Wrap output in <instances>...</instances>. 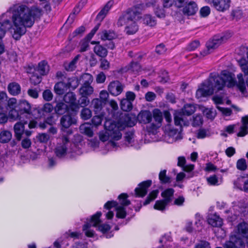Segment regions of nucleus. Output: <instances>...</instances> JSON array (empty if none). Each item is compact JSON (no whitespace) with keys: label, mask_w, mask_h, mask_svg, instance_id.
I'll return each mask as SVG.
<instances>
[{"label":"nucleus","mask_w":248,"mask_h":248,"mask_svg":"<svg viewBox=\"0 0 248 248\" xmlns=\"http://www.w3.org/2000/svg\"><path fill=\"white\" fill-rule=\"evenodd\" d=\"M237 168L241 170H245L247 168L246 161L245 159L241 158L237 161L236 163Z\"/></svg>","instance_id":"nucleus-54"},{"label":"nucleus","mask_w":248,"mask_h":248,"mask_svg":"<svg viewBox=\"0 0 248 248\" xmlns=\"http://www.w3.org/2000/svg\"><path fill=\"white\" fill-rule=\"evenodd\" d=\"M121 108L125 111H128L130 110L132 108V104L127 99L123 98L121 101Z\"/></svg>","instance_id":"nucleus-42"},{"label":"nucleus","mask_w":248,"mask_h":248,"mask_svg":"<svg viewBox=\"0 0 248 248\" xmlns=\"http://www.w3.org/2000/svg\"><path fill=\"white\" fill-rule=\"evenodd\" d=\"M152 184L151 180L144 181L139 185V187L135 190V194L138 197H142L147 193V189Z\"/></svg>","instance_id":"nucleus-16"},{"label":"nucleus","mask_w":248,"mask_h":248,"mask_svg":"<svg viewBox=\"0 0 248 248\" xmlns=\"http://www.w3.org/2000/svg\"><path fill=\"white\" fill-rule=\"evenodd\" d=\"M27 124L26 122H18L14 126L15 136L17 140H20L23 136L25 134L26 136H30L31 132L30 130H25V125Z\"/></svg>","instance_id":"nucleus-12"},{"label":"nucleus","mask_w":248,"mask_h":248,"mask_svg":"<svg viewBox=\"0 0 248 248\" xmlns=\"http://www.w3.org/2000/svg\"><path fill=\"white\" fill-rule=\"evenodd\" d=\"M80 57V55H77L70 62H65L64 63L65 69L67 71L71 72L74 71L76 68L77 63Z\"/></svg>","instance_id":"nucleus-25"},{"label":"nucleus","mask_w":248,"mask_h":248,"mask_svg":"<svg viewBox=\"0 0 248 248\" xmlns=\"http://www.w3.org/2000/svg\"><path fill=\"white\" fill-rule=\"evenodd\" d=\"M167 170H166L160 171L159 173V179L161 183L166 184L170 182V178L166 175Z\"/></svg>","instance_id":"nucleus-50"},{"label":"nucleus","mask_w":248,"mask_h":248,"mask_svg":"<svg viewBox=\"0 0 248 248\" xmlns=\"http://www.w3.org/2000/svg\"><path fill=\"white\" fill-rule=\"evenodd\" d=\"M116 217L118 218H124L126 217L125 209L122 205H118L116 208Z\"/></svg>","instance_id":"nucleus-46"},{"label":"nucleus","mask_w":248,"mask_h":248,"mask_svg":"<svg viewBox=\"0 0 248 248\" xmlns=\"http://www.w3.org/2000/svg\"><path fill=\"white\" fill-rule=\"evenodd\" d=\"M196 110V107L194 105L191 104H186L181 111L183 114L186 115H190L193 114Z\"/></svg>","instance_id":"nucleus-36"},{"label":"nucleus","mask_w":248,"mask_h":248,"mask_svg":"<svg viewBox=\"0 0 248 248\" xmlns=\"http://www.w3.org/2000/svg\"><path fill=\"white\" fill-rule=\"evenodd\" d=\"M109 97L108 93L105 90H102L100 92L99 97L100 100L106 104L108 98Z\"/></svg>","instance_id":"nucleus-59"},{"label":"nucleus","mask_w":248,"mask_h":248,"mask_svg":"<svg viewBox=\"0 0 248 248\" xmlns=\"http://www.w3.org/2000/svg\"><path fill=\"white\" fill-rule=\"evenodd\" d=\"M202 114L205 116L208 119L213 120L216 115V111L213 109L205 108L202 110Z\"/></svg>","instance_id":"nucleus-43"},{"label":"nucleus","mask_w":248,"mask_h":248,"mask_svg":"<svg viewBox=\"0 0 248 248\" xmlns=\"http://www.w3.org/2000/svg\"><path fill=\"white\" fill-rule=\"evenodd\" d=\"M137 119L140 123L146 124L151 122L152 113L149 110H143L138 114Z\"/></svg>","instance_id":"nucleus-18"},{"label":"nucleus","mask_w":248,"mask_h":248,"mask_svg":"<svg viewBox=\"0 0 248 248\" xmlns=\"http://www.w3.org/2000/svg\"><path fill=\"white\" fill-rule=\"evenodd\" d=\"M158 191V190H153L152 191L149 195L147 197L143 205H145L149 204L151 201H153L157 197Z\"/></svg>","instance_id":"nucleus-52"},{"label":"nucleus","mask_w":248,"mask_h":248,"mask_svg":"<svg viewBox=\"0 0 248 248\" xmlns=\"http://www.w3.org/2000/svg\"><path fill=\"white\" fill-rule=\"evenodd\" d=\"M99 35L100 39L103 41H111L119 37V34L112 30H104L99 32Z\"/></svg>","instance_id":"nucleus-15"},{"label":"nucleus","mask_w":248,"mask_h":248,"mask_svg":"<svg viewBox=\"0 0 248 248\" xmlns=\"http://www.w3.org/2000/svg\"><path fill=\"white\" fill-rule=\"evenodd\" d=\"M103 116L102 115L94 116L92 119V124L95 126L100 125L103 120Z\"/></svg>","instance_id":"nucleus-55"},{"label":"nucleus","mask_w":248,"mask_h":248,"mask_svg":"<svg viewBox=\"0 0 248 248\" xmlns=\"http://www.w3.org/2000/svg\"><path fill=\"white\" fill-rule=\"evenodd\" d=\"M106 79L105 74L103 72H100L97 76L96 81L97 83H104Z\"/></svg>","instance_id":"nucleus-63"},{"label":"nucleus","mask_w":248,"mask_h":248,"mask_svg":"<svg viewBox=\"0 0 248 248\" xmlns=\"http://www.w3.org/2000/svg\"><path fill=\"white\" fill-rule=\"evenodd\" d=\"M63 101L66 104L70 105H74L76 101V96L73 92L67 93L63 97Z\"/></svg>","instance_id":"nucleus-32"},{"label":"nucleus","mask_w":248,"mask_h":248,"mask_svg":"<svg viewBox=\"0 0 248 248\" xmlns=\"http://www.w3.org/2000/svg\"><path fill=\"white\" fill-rule=\"evenodd\" d=\"M12 137V134L10 131L2 130L0 133V142L7 143L11 140Z\"/></svg>","instance_id":"nucleus-33"},{"label":"nucleus","mask_w":248,"mask_h":248,"mask_svg":"<svg viewBox=\"0 0 248 248\" xmlns=\"http://www.w3.org/2000/svg\"><path fill=\"white\" fill-rule=\"evenodd\" d=\"M153 116L155 121L158 124H160L162 121V115L161 112L158 109L153 110L152 117Z\"/></svg>","instance_id":"nucleus-47"},{"label":"nucleus","mask_w":248,"mask_h":248,"mask_svg":"<svg viewBox=\"0 0 248 248\" xmlns=\"http://www.w3.org/2000/svg\"><path fill=\"white\" fill-rule=\"evenodd\" d=\"M101 215V212H97L91 217L89 222H87L84 225L83 231L85 232L86 236L89 237H92L94 236V231L90 229L92 226L97 227L98 230L104 233L110 229V227L108 224L99 225L101 222L100 217Z\"/></svg>","instance_id":"nucleus-7"},{"label":"nucleus","mask_w":248,"mask_h":248,"mask_svg":"<svg viewBox=\"0 0 248 248\" xmlns=\"http://www.w3.org/2000/svg\"><path fill=\"white\" fill-rule=\"evenodd\" d=\"M140 17V13L136 7H133L124 13L119 18L117 24L119 26L125 25L124 31L126 34H135L139 30L136 21Z\"/></svg>","instance_id":"nucleus-4"},{"label":"nucleus","mask_w":248,"mask_h":248,"mask_svg":"<svg viewBox=\"0 0 248 248\" xmlns=\"http://www.w3.org/2000/svg\"><path fill=\"white\" fill-rule=\"evenodd\" d=\"M7 88L9 93L12 95H17L21 92L20 86L18 83L15 82L9 83Z\"/></svg>","instance_id":"nucleus-24"},{"label":"nucleus","mask_w":248,"mask_h":248,"mask_svg":"<svg viewBox=\"0 0 248 248\" xmlns=\"http://www.w3.org/2000/svg\"><path fill=\"white\" fill-rule=\"evenodd\" d=\"M207 221L209 224L215 227H220L222 225V219L216 214L209 215Z\"/></svg>","instance_id":"nucleus-22"},{"label":"nucleus","mask_w":248,"mask_h":248,"mask_svg":"<svg viewBox=\"0 0 248 248\" xmlns=\"http://www.w3.org/2000/svg\"><path fill=\"white\" fill-rule=\"evenodd\" d=\"M126 126H131V125L128 123H115L111 120H107L104 124L106 131L100 133L99 139L103 142L108 140L109 138L113 140H118L122 136L121 131L124 129Z\"/></svg>","instance_id":"nucleus-5"},{"label":"nucleus","mask_w":248,"mask_h":248,"mask_svg":"<svg viewBox=\"0 0 248 248\" xmlns=\"http://www.w3.org/2000/svg\"><path fill=\"white\" fill-rule=\"evenodd\" d=\"M80 95L89 96L93 92V88L91 85L83 84L79 90Z\"/></svg>","instance_id":"nucleus-28"},{"label":"nucleus","mask_w":248,"mask_h":248,"mask_svg":"<svg viewBox=\"0 0 248 248\" xmlns=\"http://www.w3.org/2000/svg\"><path fill=\"white\" fill-rule=\"evenodd\" d=\"M79 129L81 133L85 134L90 137H92L93 135V132L88 123L81 124L79 127Z\"/></svg>","instance_id":"nucleus-39"},{"label":"nucleus","mask_w":248,"mask_h":248,"mask_svg":"<svg viewBox=\"0 0 248 248\" xmlns=\"http://www.w3.org/2000/svg\"><path fill=\"white\" fill-rule=\"evenodd\" d=\"M124 140L125 141V144L126 146H129L133 141V133L132 132H128L125 133L124 136Z\"/></svg>","instance_id":"nucleus-56"},{"label":"nucleus","mask_w":248,"mask_h":248,"mask_svg":"<svg viewBox=\"0 0 248 248\" xmlns=\"http://www.w3.org/2000/svg\"><path fill=\"white\" fill-rule=\"evenodd\" d=\"M72 134V130H62V134L57 139V144L55 149V153L57 157H63L68 153H75L76 155L81 153L76 145L70 141L69 136Z\"/></svg>","instance_id":"nucleus-3"},{"label":"nucleus","mask_w":248,"mask_h":248,"mask_svg":"<svg viewBox=\"0 0 248 248\" xmlns=\"http://www.w3.org/2000/svg\"><path fill=\"white\" fill-rule=\"evenodd\" d=\"M81 96L79 98L78 102L79 105L81 107H85L87 106L90 103V100L88 96L81 95Z\"/></svg>","instance_id":"nucleus-53"},{"label":"nucleus","mask_w":248,"mask_h":248,"mask_svg":"<svg viewBox=\"0 0 248 248\" xmlns=\"http://www.w3.org/2000/svg\"><path fill=\"white\" fill-rule=\"evenodd\" d=\"M54 107L52 105L49 103H46L44 104L42 108V110L46 113H50L54 109Z\"/></svg>","instance_id":"nucleus-62"},{"label":"nucleus","mask_w":248,"mask_h":248,"mask_svg":"<svg viewBox=\"0 0 248 248\" xmlns=\"http://www.w3.org/2000/svg\"><path fill=\"white\" fill-rule=\"evenodd\" d=\"M174 123L176 125L180 126L187 125V122L184 120L183 115L181 112H176L174 117Z\"/></svg>","instance_id":"nucleus-31"},{"label":"nucleus","mask_w":248,"mask_h":248,"mask_svg":"<svg viewBox=\"0 0 248 248\" xmlns=\"http://www.w3.org/2000/svg\"><path fill=\"white\" fill-rule=\"evenodd\" d=\"M231 2V0H213V5L218 12L224 13L229 10Z\"/></svg>","instance_id":"nucleus-14"},{"label":"nucleus","mask_w":248,"mask_h":248,"mask_svg":"<svg viewBox=\"0 0 248 248\" xmlns=\"http://www.w3.org/2000/svg\"><path fill=\"white\" fill-rule=\"evenodd\" d=\"M198 10L196 3L193 1L190 2L183 9V13L188 16L194 15Z\"/></svg>","instance_id":"nucleus-23"},{"label":"nucleus","mask_w":248,"mask_h":248,"mask_svg":"<svg viewBox=\"0 0 248 248\" xmlns=\"http://www.w3.org/2000/svg\"><path fill=\"white\" fill-rule=\"evenodd\" d=\"M17 106V103L16 98H11L7 100L4 109L5 108L8 110V117L11 121H14L15 118H18V115L16 109Z\"/></svg>","instance_id":"nucleus-11"},{"label":"nucleus","mask_w":248,"mask_h":248,"mask_svg":"<svg viewBox=\"0 0 248 248\" xmlns=\"http://www.w3.org/2000/svg\"><path fill=\"white\" fill-rule=\"evenodd\" d=\"M127 195L125 193H122L118 197L120 201V204L123 207L124 206H127L130 204V201L127 200Z\"/></svg>","instance_id":"nucleus-51"},{"label":"nucleus","mask_w":248,"mask_h":248,"mask_svg":"<svg viewBox=\"0 0 248 248\" xmlns=\"http://www.w3.org/2000/svg\"><path fill=\"white\" fill-rule=\"evenodd\" d=\"M43 10L37 6L30 7L21 4H14L0 16V39L9 30L13 37L19 40L25 34L27 28H31L43 15Z\"/></svg>","instance_id":"nucleus-1"},{"label":"nucleus","mask_w":248,"mask_h":248,"mask_svg":"<svg viewBox=\"0 0 248 248\" xmlns=\"http://www.w3.org/2000/svg\"><path fill=\"white\" fill-rule=\"evenodd\" d=\"M143 23L149 26H154L156 25V20L154 17L151 15L147 14L142 17Z\"/></svg>","instance_id":"nucleus-37"},{"label":"nucleus","mask_w":248,"mask_h":248,"mask_svg":"<svg viewBox=\"0 0 248 248\" xmlns=\"http://www.w3.org/2000/svg\"><path fill=\"white\" fill-rule=\"evenodd\" d=\"M81 78L83 81V84L91 85L93 81V77L88 73H85L81 76Z\"/></svg>","instance_id":"nucleus-49"},{"label":"nucleus","mask_w":248,"mask_h":248,"mask_svg":"<svg viewBox=\"0 0 248 248\" xmlns=\"http://www.w3.org/2000/svg\"><path fill=\"white\" fill-rule=\"evenodd\" d=\"M247 178L244 176H240L238 177L236 181L234 182V185L236 187L243 190L245 185L246 183Z\"/></svg>","instance_id":"nucleus-41"},{"label":"nucleus","mask_w":248,"mask_h":248,"mask_svg":"<svg viewBox=\"0 0 248 248\" xmlns=\"http://www.w3.org/2000/svg\"><path fill=\"white\" fill-rule=\"evenodd\" d=\"M7 95L6 93L3 92H0V109H4L7 100Z\"/></svg>","instance_id":"nucleus-48"},{"label":"nucleus","mask_w":248,"mask_h":248,"mask_svg":"<svg viewBox=\"0 0 248 248\" xmlns=\"http://www.w3.org/2000/svg\"><path fill=\"white\" fill-rule=\"evenodd\" d=\"M248 238V224L240 223L237 226V231L233 232L230 240L224 245L225 248H245L243 238Z\"/></svg>","instance_id":"nucleus-6"},{"label":"nucleus","mask_w":248,"mask_h":248,"mask_svg":"<svg viewBox=\"0 0 248 248\" xmlns=\"http://www.w3.org/2000/svg\"><path fill=\"white\" fill-rule=\"evenodd\" d=\"M79 82L78 78L76 77H72L68 79V81L66 83L68 88H71L75 89L79 85Z\"/></svg>","instance_id":"nucleus-40"},{"label":"nucleus","mask_w":248,"mask_h":248,"mask_svg":"<svg viewBox=\"0 0 248 248\" xmlns=\"http://www.w3.org/2000/svg\"><path fill=\"white\" fill-rule=\"evenodd\" d=\"M37 139L40 142L46 143L49 140V136L47 134L41 133L38 134Z\"/></svg>","instance_id":"nucleus-58"},{"label":"nucleus","mask_w":248,"mask_h":248,"mask_svg":"<svg viewBox=\"0 0 248 248\" xmlns=\"http://www.w3.org/2000/svg\"><path fill=\"white\" fill-rule=\"evenodd\" d=\"M113 2L112 1H109L105 5L104 8L100 11L97 16V18L99 19L102 20L106 16V15L113 5Z\"/></svg>","instance_id":"nucleus-27"},{"label":"nucleus","mask_w":248,"mask_h":248,"mask_svg":"<svg viewBox=\"0 0 248 248\" xmlns=\"http://www.w3.org/2000/svg\"><path fill=\"white\" fill-rule=\"evenodd\" d=\"M86 2L87 0H82L78 3V5L74 9L73 13L70 15L67 19V21L69 23L71 24L73 23L75 18L76 16L79 13V12L85 5V4L86 3Z\"/></svg>","instance_id":"nucleus-19"},{"label":"nucleus","mask_w":248,"mask_h":248,"mask_svg":"<svg viewBox=\"0 0 248 248\" xmlns=\"http://www.w3.org/2000/svg\"><path fill=\"white\" fill-rule=\"evenodd\" d=\"M231 37L230 34L223 36H215L210 39L206 44L207 50L204 52V55H207L217 48L222 44L225 42Z\"/></svg>","instance_id":"nucleus-9"},{"label":"nucleus","mask_w":248,"mask_h":248,"mask_svg":"<svg viewBox=\"0 0 248 248\" xmlns=\"http://www.w3.org/2000/svg\"><path fill=\"white\" fill-rule=\"evenodd\" d=\"M208 185L210 186H219L222 182V178H218L217 175H212L206 178Z\"/></svg>","instance_id":"nucleus-34"},{"label":"nucleus","mask_w":248,"mask_h":248,"mask_svg":"<svg viewBox=\"0 0 248 248\" xmlns=\"http://www.w3.org/2000/svg\"><path fill=\"white\" fill-rule=\"evenodd\" d=\"M237 78L238 81L236 82L232 73L226 71H222L221 76L215 75L214 77H210L209 79V84L207 85L209 89L207 92L204 91L203 86L205 85L202 84V96L212 94L215 89L221 90L225 84L228 87H232L236 85L241 92H244L246 90V86L243 78V75L242 74H238Z\"/></svg>","instance_id":"nucleus-2"},{"label":"nucleus","mask_w":248,"mask_h":248,"mask_svg":"<svg viewBox=\"0 0 248 248\" xmlns=\"http://www.w3.org/2000/svg\"><path fill=\"white\" fill-rule=\"evenodd\" d=\"M202 124V116L200 114L193 117L192 125L193 126H200Z\"/></svg>","instance_id":"nucleus-60"},{"label":"nucleus","mask_w":248,"mask_h":248,"mask_svg":"<svg viewBox=\"0 0 248 248\" xmlns=\"http://www.w3.org/2000/svg\"><path fill=\"white\" fill-rule=\"evenodd\" d=\"M104 104H105V103L101 101L99 98H94L91 102V105L95 114H97L101 111Z\"/></svg>","instance_id":"nucleus-26"},{"label":"nucleus","mask_w":248,"mask_h":248,"mask_svg":"<svg viewBox=\"0 0 248 248\" xmlns=\"http://www.w3.org/2000/svg\"><path fill=\"white\" fill-rule=\"evenodd\" d=\"M67 88L66 83L63 82H59L55 85L54 89L56 94L62 95L64 93Z\"/></svg>","instance_id":"nucleus-30"},{"label":"nucleus","mask_w":248,"mask_h":248,"mask_svg":"<svg viewBox=\"0 0 248 248\" xmlns=\"http://www.w3.org/2000/svg\"><path fill=\"white\" fill-rule=\"evenodd\" d=\"M124 88V84L118 80H114L109 83L108 90L112 95L117 96L123 92Z\"/></svg>","instance_id":"nucleus-13"},{"label":"nucleus","mask_w":248,"mask_h":248,"mask_svg":"<svg viewBox=\"0 0 248 248\" xmlns=\"http://www.w3.org/2000/svg\"><path fill=\"white\" fill-rule=\"evenodd\" d=\"M231 16L233 20H239L243 16V12L242 9L239 7L233 8L231 13Z\"/></svg>","instance_id":"nucleus-38"},{"label":"nucleus","mask_w":248,"mask_h":248,"mask_svg":"<svg viewBox=\"0 0 248 248\" xmlns=\"http://www.w3.org/2000/svg\"><path fill=\"white\" fill-rule=\"evenodd\" d=\"M54 110L56 114L62 115L69 111V107L63 102H58L54 107Z\"/></svg>","instance_id":"nucleus-20"},{"label":"nucleus","mask_w":248,"mask_h":248,"mask_svg":"<svg viewBox=\"0 0 248 248\" xmlns=\"http://www.w3.org/2000/svg\"><path fill=\"white\" fill-rule=\"evenodd\" d=\"M92 111L88 108H84L81 110V118L84 120L89 119L92 117Z\"/></svg>","instance_id":"nucleus-44"},{"label":"nucleus","mask_w":248,"mask_h":248,"mask_svg":"<svg viewBox=\"0 0 248 248\" xmlns=\"http://www.w3.org/2000/svg\"><path fill=\"white\" fill-rule=\"evenodd\" d=\"M94 53L98 56L104 58L107 56V49L101 45H96L93 49Z\"/></svg>","instance_id":"nucleus-35"},{"label":"nucleus","mask_w":248,"mask_h":248,"mask_svg":"<svg viewBox=\"0 0 248 248\" xmlns=\"http://www.w3.org/2000/svg\"><path fill=\"white\" fill-rule=\"evenodd\" d=\"M242 71L245 75L248 76V62L245 59H241L238 61Z\"/></svg>","instance_id":"nucleus-45"},{"label":"nucleus","mask_w":248,"mask_h":248,"mask_svg":"<svg viewBox=\"0 0 248 248\" xmlns=\"http://www.w3.org/2000/svg\"><path fill=\"white\" fill-rule=\"evenodd\" d=\"M76 123L75 120L72 118L71 115H64L61 118L60 124L62 126L61 129V134H62V130L67 129L72 124Z\"/></svg>","instance_id":"nucleus-17"},{"label":"nucleus","mask_w":248,"mask_h":248,"mask_svg":"<svg viewBox=\"0 0 248 248\" xmlns=\"http://www.w3.org/2000/svg\"><path fill=\"white\" fill-rule=\"evenodd\" d=\"M148 6H155L154 12L156 16L159 18H164L165 16V11L161 6L156 5V1L155 0H151V1L147 4Z\"/></svg>","instance_id":"nucleus-21"},{"label":"nucleus","mask_w":248,"mask_h":248,"mask_svg":"<svg viewBox=\"0 0 248 248\" xmlns=\"http://www.w3.org/2000/svg\"><path fill=\"white\" fill-rule=\"evenodd\" d=\"M85 31V28L83 26H81L77 28L73 33V37L81 35Z\"/></svg>","instance_id":"nucleus-61"},{"label":"nucleus","mask_w":248,"mask_h":248,"mask_svg":"<svg viewBox=\"0 0 248 248\" xmlns=\"http://www.w3.org/2000/svg\"><path fill=\"white\" fill-rule=\"evenodd\" d=\"M18 118H15L14 121H21L24 118L32 119L35 118L33 112L37 109L32 107V105L26 100H20L16 106Z\"/></svg>","instance_id":"nucleus-8"},{"label":"nucleus","mask_w":248,"mask_h":248,"mask_svg":"<svg viewBox=\"0 0 248 248\" xmlns=\"http://www.w3.org/2000/svg\"><path fill=\"white\" fill-rule=\"evenodd\" d=\"M174 192V189L171 188H168L162 192L161 196L163 198V200L157 201L154 205V208L159 210H164L166 206L172 201Z\"/></svg>","instance_id":"nucleus-10"},{"label":"nucleus","mask_w":248,"mask_h":248,"mask_svg":"<svg viewBox=\"0 0 248 248\" xmlns=\"http://www.w3.org/2000/svg\"><path fill=\"white\" fill-rule=\"evenodd\" d=\"M49 70V66L45 61H41L39 63L37 67V71L42 76L46 75Z\"/></svg>","instance_id":"nucleus-29"},{"label":"nucleus","mask_w":248,"mask_h":248,"mask_svg":"<svg viewBox=\"0 0 248 248\" xmlns=\"http://www.w3.org/2000/svg\"><path fill=\"white\" fill-rule=\"evenodd\" d=\"M53 97V93L49 90H46L43 93V97L46 101H51Z\"/></svg>","instance_id":"nucleus-57"},{"label":"nucleus","mask_w":248,"mask_h":248,"mask_svg":"<svg viewBox=\"0 0 248 248\" xmlns=\"http://www.w3.org/2000/svg\"><path fill=\"white\" fill-rule=\"evenodd\" d=\"M248 133V126L242 125L240 127V131L237 134L239 137H244Z\"/></svg>","instance_id":"nucleus-64"}]
</instances>
